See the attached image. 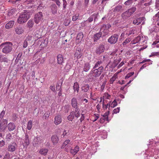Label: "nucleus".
Returning a JSON list of instances; mask_svg holds the SVG:
<instances>
[{
    "label": "nucleus",
    "instance_id": "17",
    "mask_svg": "<svg viewBox=\"0 0 159 159\" xmlns=\"http://www.w3.org/2000/svg\"><path fill=\"white\" fill-rule=\"evenodd\" d=\"M51 140L54 145L56 144L59 141V138L57 136L56 134L52 135L51 137Z\"/></svg>",
    "mask_w": 159,
    "mask_h": 159
},
{
    "label": "nucleus",
    "instance_id": "45",
    "mask_svg": "<svg viewBox=\"0 0 159 159\" xmlns=\"http://www.w3.org/2000/svg\"><path fill=\"white\" fill-rule=\"evenodd\" d=\"M15 11L16 9H12L10 10L8 12L7 15L8 16H11L15 12Z\"/></svg>",
    "mask_w": 159,
    "mask_h": 159
},
{
    "label": "nucleus",
    "instance_id": "53",
    "mask_svg": "<svg viewBox=\"0 0 159 159\" xmlns=\"http://www.w3.org/2000/svg\"><path fill=\"white\" fill-rule=\"evenodd\" d=\"M90 66L89 63H86L85 64L84 70H89Z\"/></svg>",
    "mask_w": 159,
    "mask_h": 159
},
{
    "label": "nucleus",
    "instance_id": "41",
    "mask_svg": "<svg viewBox=\"0 0 159 159\" xmlns=\"http://www.w3.org/2000/svg\"><path fill=\"white\" fill-rule=\"evenodd\" d=\"M32 120H30L28 122L27 128L28 130H30L32 127Z\"/></svg>",
    "mask_w": 159,
    "mask_h": 159
},
{
    "label": "nucleus",
    "instance_id": "23",
    "mask_svg": "<svg viewBox=\"0 0 159 159\" xmlns=\"http://www.w3.org/2000/svg\"><path fill=\"white\" fill-rule=\"evenodd\" d=\"M143 17L137 18L133 20V23L135 25H138L140 24L143 20Z\"/></svg>",
    "mask_w": 159,
    "mask_h": 159
},
{
    "label": "nucleus",
    "instance_id": "13",
    "mask_svg": "<svg viewBox=\"0 0 159 159\" xmlns=\"http://www.w3.org/2000/svg\"><path fill=\"white\" fill-rule=\"evenodd\" d=\"M102 31H101L99 32L98 33L94 35L93 37V41L95 42H97L98 40H99L100 38L102 37Z\"/></svg>",
    "mask_w": 159,
    "mask_h": 159
},
{
    "label": "nucleus",
    "instance_id": "44",
    "mask_svg": "<svg viewBox=\"0 0 159 159\" xmlns=\"http://www.w3.org/2000/svg\"><path fill=\"white\" fill-rule=\"evenodd\" d=\"M159 57V52H154L151 53V54L149 56V57H154L155 56Z\"/></svg>",
    "mask_w": 159,
    "mask_h": 159
},
{
    "label": "nucleus",
    "instance_id": "24",
    "mask_svg": "<svg viewBox=\"0 0 159 159\" xmlns=\"http://www.w3.org/2000/svg\"><path fill=\"white\" fill-rule=\"evenodd\" d=\"M143 36L141 37V36H137L136 38H135L134 40H132L131 41V43L133 44H135L136 43H138L139 41H140L141 40H143Z\"/></svg>",
    "mask_w": 159,
    "mask_h": 159
},
{
    "label": "nucleus",
    "instance_id": "7",
    "mask_svg": "<svg viewBox=\"0 0 159 159\" xmlns=\"http://www.w3.org/2000/svg\"><path fill=\"white\" fill-rule=\"evenodd\" d=\"M7 120H3L0 123V130L1 132H4L7 127Z\"/></svg>",
    "mask_w": 159,
    "mask_h": 159
},
{
    "label": "nucleus",
    "instance_id": "5",
    "mask_svg": "<svg viewBox=\"0 0 159 159\" xmlns=\"http://www.w3.org/2000/svg\"><path fill=\"white\" fill-rule=\"evenodd\" d=\"M118 35L116 34H115L111 35L108 39V43L111 44H114L118 41Z\"/></svg>",
    "mask_w": 159,
    "mask_h": 159
},
{
    "label": "nucleus",
    "instance_id": "15",
    "mask_svg": "<svg viewBox=\"0 0 159 159\" xmlns=\"http://www.w3.org/2000/svg\"><path fill=\"white\" fill-rule=\"evenodd\" d=\"M54 120V123L56 125L60 124L62 121L61 117L60 115L55 116Z\"/></svg>",
    "mask_w": 159,
    "mask_h": 159
},
{
    "label": "nucleus",
    "instance_id": "39",
    "mask_svg": "<svg viewBox=\"0 0 159 159\" xmlns=\"http://www.w3.org/2000/svg\"><path fill=\"white\" fill-rule=\"evenodd\" d=\"M73 113H72V111H71L70 115L68 116L67 119L69 121H72L74 118L75 117Z\"/></svg>",
    "mask_w": 159,
    "mask_h": 159
},
{
    "label": "nucleus",
    "instance_id": "58",
    "mask_svg": "<svg viewBox=\"0 0 159 159\" xmlns=\"http://www.w3.org/2000/svg\"><path fill=\"white\" fill-rule=\"evenodd\" d=\"M62 83H61V84L60 85V84H57V85H56V90L57 91L60 90L61 89H61V85L62 84Z\"/></svg>",
    "mask_w": 159,
    "mask_h": 159
},
{
    "label": "nucleus",
    "instance_id": "30",
    "mask_svg": "<svg viewBox=\"0 0 159 159\" xmlns=\"http://www.w3.org/2000/svg\"><path fill=\"white\" fill-rule=\"evenodd\" d=\"M99 70H97L96 72H95L96 70H93V71L92 70L90 72V74H94L93 75L95 77L98 76L100 75L101 72V71H100Z\"/></svg>",
    "mask_w": 159,
    "mask_h": 159
},
{
    "label": "nucleus",
    "instance_id": "25",
    "mask_svg": "<svg viewBox=\"0 0 159 159\" xmlns=\"http://www.w3.org/2000/svg\"><path fill=\"white\" fill-rule=\"evenodd\" d=\"M23 67L22 65L20 64H19L17 63V61L15 62V63L14 64L13 66V69L16 70H21V68H22Z\"/></svg>",
    "mask_w": 159,
    "mask_h": 159
},
{
    "label": "nucleus",
    "instance_id": "8",
    "mask_svg": "<svg viewBox=\"0 0 159 159\" xmlns=\"http://www.w3.org/2000/svg\"><path fill=\"white\" fill-rule=\"evenodd\" d=\"M105 49L104 45L102 44H101L96 48V53L100 55L104 52Z\"/></svg>",
    "mask_w": 159,
    "mask_h": 159
},
{
    "label": "nucleus",
    "instance_id": "33",
    "mask_svg": "<svg viewBox=\"0 0 159 159\" xmlns=\"http://www.w3.org/2000/svg\"><path fill=\"white\" fill-rule=\"evenodd\" d=\"M70 140L69 139H67L62 144L61 146V148H64L66 146L69 145L70 146L71 145V144H70L69 143L70 142Z\"/></svg>",
    "mask_w": 159,
    "mask_h": 159
},
{
    "label": "nucleus",
    "instance_id": "47",
    "mask_svg": "<svg viewBox=\"0 0 159 159\" xmlns=\"http://www.w3.org/2000/svg\"><path fill=\"white\" fill-rule=\"evenodd\" d=\"M133 0H128L124 3V4L126 6H129L131 5L133 2Z\"/></svg>",
    "mask_w": 159,
    "mask_h": 159
},
{
    "label": "nucleus",
    "instance_id": "63",
    "mask_svg": "<svg viewBox=\"0 0 159 159\" xmlns=\"http://www.w3.org/2000/svg\"><path fill=\"white\" fill-rule=\"evenodd\" d=\"M81 116L80 118L79 119V120H80V122H82L84 119V114H81Z\"/></svg>",
    "mask_w": 159,
    "mask_h": 159
},
{
    "label": "nucleus",
    "instance_id": "26",
    "mask_svg": "<svg viewBox=\"0 0 159 159\" xmlns=\"http://www.w3.org/2000/svg\"><path fill=\"white\" fill-rule=\"evenodd\" d=\"M52 12L53 14L57 13V7L55 4L52 5L51 6Z\"/></svg>",
    "mask_w": 159,
    "mask_h": 159
},
{
    "label": "nucleus",
    "instance_id": "52",
    "mask_svg": "<svg viewBox=\"0 0 159 159\" xmlns=\"http://www.w3.org/2000/svg\"><path fill=\"white\" fill-rule=\"evenodd\" d=\"M117 105V103L116 100L115 99L111 102V107L114 108Z\"/></svg>",
    "mask_w": 159,
    "mask_h": 159
},
{
    "label": "nucleus",
    "instance_id": "61",
    "mask_svg": "<svg viewBox=\"0 0 159 159\" xmlns=\"http://www.w3.org/2000/svg\"><path fill=\"white\" fill-rule=\"evenodd\" d=\"M34 2V0H26L25 3V4H28L30 3H32Z\"/></svg>",
    "mask_w": 159,
    "mask_h": 159
},
{
    "label": "nucleus",
    "instance_id": "57",
    "mask_svg": "<svg viewBox=\"0 0 159 159\" xmlns=\"http://www.w3.org/2000/svg\"><path fill=\"white\" fill-rule=\"evenodd\" d=\"M22 55V54L21 52H19L17 57L16 61H18V60L20 59V58Z\"/></svg>",
    "mask_w": 159,
    "mask_h": 159
},
{
    "label": "nucleus",
    "instance_id": "28",
    "mask_svg": "<svg viewBox=\"0 0 159 159\" xmlns=\"http://www.w3.org/2000/svg\"><path fill=\"white\" fill-rule=\"evenodd\" d=\"M14 24V21H10L6 24L5 27L7 29H10L13 27Z\"/></svg>",
    "mask_w": 159,
    "mask_h": 159
},
{
    "label": "nucleus",
    "instance_id": "6",
    "mask_svg": "<svg viewBox=\"0 0 159 159\" xmlns=\"http://www.w3.org/2000/svg\"><path fill=\"white\" fill-rule=\"evenodd\" d=\"M68 146H69V149H68L66 147L64 149L65 151L68 152L69 151L70 152L74 155H75L79 151L80 148L78 145H76L74 149L71 148L70 146L69 145H68L67 147H68Z\"/></svg>",
    "mask_w": 159,
    "mask_h": 159
},
{
    "label": "nucleus",
    "instance_id": "60",
    "mask_svg": "<svg viewBox=\"0 0 159 159\" xmlns=\"http://www.w3.org/2000/svg\"><path fill=\"white\" fill-rule=\"evenodd\" d=\"M18 117V116L17 114L16 113L13 114L12 115L13 120V121H16Z\"/></svg>",
    "mask_w": 159,
    "mask_h": 159
},
{
    "label": "nucleus",
    "instance_id": "2",
    "mask_svg": "<svg viewBox=\"0 0 159 159\" xmlns=\"http://www.w3.org/2000/svg\"><path fill=\"white\" fill-rule=\"evenodd\" d=\"M29 14L26 12L20 14L18 17L17 21L19 23H23L26 22L29 18Z\"/></svg>",
    "mask_w": 159,
    "mask_h": 159
},
{
    "label": "nucleus",
    "instance_id": "36",
    "mask_svg": "<svg viewBox=\"0 0 159 159\" xmlns=\"http://www.w3.org/2000/svg\"><path fill=\"white\" fill-rule=\"evenodd\" d=\"M89 86L88 84H85L82 87V90L84 92H87L89 89Z\"/></svg>",
    "mask_w": 159,
    "mask_h": 159
},
{
    "label": "nucleus",
    "instance_id": "20",
    "mask_svg": "<svg viewBox=\"0 0 159 159\" xmlns=\"http://www.w3.org/2000/svg\"><path fill=\"white\" fill-rule=\"evenodd\" d=\"M113 12L114 13L120 12L123 10V7L121 5H118L116 6L113 9Z\"/></svg>",
    "mask_w": 159,
    "mask_h": 159
},
{
    "label": "nucleus",
    "instance_id": "32",
    "mask_svg": "<svg viewBox=\"0 0 159 159\" xmlns=\"http://www.w3.org/2000/svg\"><path fill=\"white\" fill-rule=\"evenodd\" d=\"M80 49L76 50L75 54V57H76L77 59L80 58L82 56V55L80 52Z\"/></svg>",
    "mask_w": 159,
    "mask_h": 159
},
{
    "label": "nucleus",
    "instance_id": "64",
    "mask_svg": "<svg viewBox=\"0 0 159 159\" xmlns=\"http://www.w3.org/2000/svg\"><path fill=\"white\" fill-rule=\"evenodd\" d=\"M9 61V60L8 59L5 57H4L2 60V62H6L7 63H8V61Z\"/></svg>",
    "mask_w": 159,
    "mask_h": 159
},
{
    "label": "nucleus",
    "instance_id": "29",
    "mask_svg": "<svg viewBox=\"0 0 159 159\" xmlns=\"http://www.w3.org/2000/svg\"><path fill=\"white\" fill-rule=\"evenodd\" d=\"M48 151V150L47 149L43 148L40 149L39 152L41 155L45 156L47 154Z\"/></svg>",
    "mask_w": 159,
    "mask_h": 159
},
{
    "label": "nucleus",
    "instance_id": "3",
    "mask_svg": "<svg viewBox=\"0 0 159 159\" xmlns=\"http://www.w3.org/2000/svg\"><path fill=\"white\" fill-rule=\"evenodd\" d=\"M43 141V137L41 136H37L34 137L32 142L33 145L34 147H38Z\"/></svg>",
    "mask_w": 159,
    "mask_h": 159
},
{
    "label": "nucleus",
    "instance_id": "62",
    "mask_svg": "<svg viewBox=\"0 0 159 159\" xmlns=\"http://www.w3.org/2000/svg\"><path fill=\"white\" fill-rule=\"evenodd\" d=\"M93 16H91L88 19V20H86V21L88 22H91L93 21Z\"/></svg>",
    "mask_w": 159,
    "mask_h": 159
},
{
    "label": "nucleus",
    "instance_id": "43",
    "mask_svg": "<svg viewBox=\"0 0 159 159\" xmlns=\"http://www.w3.org/2000/svg\"><path fill=\"white\" fill-rule=\"evenodd\" d=\"M131 39L130 38H127L125 39L123 43L122 44L123 46H125L127 43H129Z\"/></svg>",
    "mask_w": 159,
    "mask_h": 159
},
{
    "label": "nucleus",
    "instance_id": "12",
    "mask_svg": "<svg viewBox=\"0 0 159 159\" xmlns=\"http://www.w3.org/2000/svg\"><path fill=\"white\" fill-rule=\"evenodd\" d=\"M23 141H24V143H23V145L24 147H27L30 144L29 137L27 134H25V137Z\"/></svg>",
    "mask_w": 159,
    "mask_h": 159
},
{
    "label": "nucleus",
    "instance_id": "37",
    "mask_svg": "<svg viewBox=\"0 0 159 159\" xmlns=\"http://www.w3.org/2000/svg\"><path fill=\"white\" fill-rule=\"evenodd\" d=\"M154 21L158 22L159 21V11L152 17Z\"/></svg>",
    "mask_w": 159,
    "mask_h": 159
},
{
    "label": "nucleus",
    "instance_id": "21",
    "mask_svg": "<svg viewBox=\"0 0 159 159\" xmlns=\"http://www.w3.org/2000/svg\"><path fill=\"white\" fill-rule=\"evenodd\" d=\"M57 59L58 64L62 65V63L64 62V59L61 54H58L57 56Z\"/></svg>",
    "mask_w": 159,
    "mask_h": 159
},
{
    "label": "nucleus",
    "instance_id": "18",
    "mask_svg": "<svg viewBox=\"0 0 159 159\" xmlns=\"http://www.w3.org/2000/svg\"><path fill=\"white\" fill-rule=\"evenodd\" d=\"M72 113H73L74 117H75L77 119L80 116L81 114L80 112V110L79 108L75 109L74 111H73Z\"/></svg>",
    "mask_w": 159,
    "mask_h": 159
},
{
    "label": "nucleus",
    "instance_id": "4",
    "mask_svg": "<svg viewBox=\"0 0 159 159\" xmlns=\"http://www.w3.org/2000/svg\"><path fill=\"white\" fill-rule=\"evenodd\" d=\"M43 20V13L41 12H39L35 15L34 21L36 24H38L42 22Z\"/></svg>",
    "mask_w": 159,
    "mask_h": 159
},
{
    "label": "nucleus",
    "instance_id": "11",
    "mask_svg": "<svg viewBox=\"0 0 159 159\" xmlns=\"http://www.w3.org/2000/svg\"><path fill=\"white\" fill-rule=\"evenodd\" d=\"M111 27V25L109 24L103 25L101 27L100 29L101 31H102L104 33L106 34L104 35H105L108 33L109 29Z\"/></svg>",
    "mask_w": 159,
    "mask_h": 159
},
{
    "label": "nucleus",
    "instance_id": "49",
    "mask_svg": "<svg viewBox=\"0 0 159 159\" xmlns=\"http://www.w3.org/2000/svg\"><path fill=\"white\" fill-rule=\"evenodd\" d=\"M10 154L9 152H7L3 159H10Z\"/></svg>",
    "mask_w": 159,
    "mask_h": 159
},
{
    "label": "nucleus",
    "instance_id": "46",
    "mask_svg": "<svg viewBox=\"0 0 159 159\" xmlns=\"http://www.w3.org/2000/svg\"><path fill=\"white\" fill-rule=\"evenodd\" d=\"M156 29V26L154 25H151V26L149 27V29L150 32L151 33L153 32Z\"/></svg>",
    "mask_w": 159,
    "mask_h": 159
},
{
    "label": "nucleus",
    "instance_id": "14",
    "mask_svg": "<svg viewBox=\"0 0 159 159\" xmlns=\"http://www.w3.org/2000/svg\"><path fill=\"white\" fill-rule=\"evenodd\" d=\"M83 37V34L82 32H79L75 40L76 43L77 44L80 43Z\"/></svg>",
    "mask_w": 159,
    "mask_h": 159
},
{
    "label": "nucleus",
    "instance_id": "54",
    "mask_svg": "<svg viewBox=\"0 0 159 159\" xmlns=\"http://www.w3.org/2000/svg\"><path fill=\"white\" fill-rule=\"evenodd\" d=\"M5 113V111L3 110L0 114V122H1V120L3 118Z\"/></svg>",
    "mask_w": 159,
    "mask_h": 159
},
{
    "label": "nucleus",
    "instance_id": "59",
    "mask_svg": "<svg viewBox=\"0 0 159 159\" xmlns=\"http://www.w3.org/2000/svg\"><path fill=\"white\" fill-rule=\"evenodd\" d=\"M64 109L66 113H67L69 111V105H66L64 106Z\"/></svg>",
    "mask_w": 159,
    "mask_h": 159
},
{
    "label": "nucleus",
    "instance_id": "40",
    "mask_svg": "<svg viewBox=\"0 0 159 159\" xmlns=\"http://www.w3.org/2000/svg\"><path fill=\"white\" fill-rule=\"evenodd\" d=\"M136 7H134L128 9L127 11L131 15L136 11Z\"/></svg>",
    "mask_w": 159,
    "mask_h": 159
},
{
    "label": "nucleus",
    "instance_id": "38",
    "mask_svg": "<svg viewBox=\"0 0 159 159\" xmlns=\"http://www.w3.org/2000/svg\"><path fill=\"white\" fill-rule=\"evenodd\" d=\"M109 111L108 110L107 112H106L104 115H102L103 117L105 118L106 120L108 122H109V120L108 119V116L109 114Z\"/></svg>",
    "mask_w": 159,
    "mask_h": 159
},
{
    "label": "nucleus",
    "instance_id": "34",
    "mask_svg": "<svg viewBox=\"0 0 159 159\" xmlns=\"http://www.w3.org/2000/svg\"><path fill=\"white\" fill-rule=\"evenodd\" d=\"M73 88L75 92L76 91L77 93L78 92L79 87V84L77 82H76L74 83Z\"/></svg>",
    "mask_w": 159,
    "mask_h": 159
},
{
    "label": "nucleus",
    "instance_id": "35",
    "mask_svg": "<svg viewBox=\"0 0 159 159\" xmlns=\"http://www.w3.org/2000/svg\"><path fill=\"white\" fill-rule=\"evenodd\" d=\"M34 24L32 20H30L27 22V25L29 28H31L33 27Z\"/></svg>",
    "mask_w": 159,
    "mask_h": 159
},
{
    "label": "nucleus",
    "instance_id": "1",
    "mask_svg": "<svg viewBox=\"0 0 159 159\" xmlns=\"http://www.w3.org/2000/svg\"><path fill=\"white\" fill-rule=\"evenodd\" d=\"M12 44L10 42L5 43H2L0 46H4L2 49V52L5 54H7L10 52L12 50Z\"/></svg>",
    "mask_w": 159,
    "mask_h": 159
},
{
    "label": "nucleus",
    "instance_id": "50",
    "mask_svg": "<svg viewBox=\"0 0 159 159\" xmlns=\"http://www.w3.org/2000/svg\"><path fill=\"white\" fill-rule=\"evenodd\" d=\"M70 23V20L68 19H65L64 22L65 25L66 26H68Z\"/></svg>",
    "mask_w": 159,
    "mask_h": 159
},
{
    "label": "nucleus",
    "instance_id": "56",
    "mask_svg": "<svg viewBox=\"0 0 159 159\" xmlns=\"http://www.w3.org/2000/svg\"><path fill=\"white\" fill-rule=\"evenodd\" d=\"M134 74V72H131L125 76V79H128L133 75Z\"/></svg>",
    "mask_w": 159,
    "mask_h": 159
},
{
    "label": "nucleus",
    "instance_id": "51",
    "mask_svg": "<svg viewBox=\"0 0 159 159\" xmlns=\"http://www.w3.org/2000/svg\"><path fill=\"white\" fill-rule=\"evenodd\" d=\"M102 63V61H98L95 64L94 66L93 67V69L95 68H96L97 67H98L100 66V64H101Z\"/></svg>",
    "mask_w": 159,
    "mask_h": 159
},
{
    "label": "nucleus",
    "instance_id": "10",
    "mask_svg": "<svg viewBox=\"0 0 159 159\" xmlns=\"http://www.w3.org/2000/svg\"><path fill=\"white\" fill-rule=\"evenodd\" d=\"M78 103L77 98L73 97L71 100V105L72 107L75 109L78 108Z\"/></svg>",
    "mask_w": 159,
    "mask_h": 159
},
{
    "label": "nucleus",
    "instance_id": "9",
    "mask_svg": "<svg viewBox=\"0 0 159 159\" xmlns=\"http://www.w3.org/2000/svg\"><path fill=\"white\" fill-rule=\"evenodd\" d=\"M17 147V144L15 142H13L9 144L8 147V151L11 152L15 151Z\"/></svg>",
    "mask_w": 159,
    "mask_h": 159
},
{
    "label": "nucleus",
    "instance_id": "48",
    "mask_svg": "<svg viewBox=\"0 0 159 159\" xmlns=\"http://www.w3.org/2000/svg\"><path fill=\"white\" fill-rule=\"evenodd\" d=\"M79 14H75L73 16L72 18V20L73 21H75L78 18Z\"/></svg>",
    "mask_w": 159,
    "mask_h": 159
},
{
    "label": "nucleus",
    "instance_id": "22",
    "mask_svg": "<svg viewBox=\"0 0 159 159\" xmlns=\"http://www.w3.org/2000/svg\"><path fill=\"white\" fill-rule=\"evenodd\" d=\"M7 127L8 130L11 131L15 130L16 126L13 123L11 122L7 125Z\"/></svg>",
    "mask_w": 159,
    "mask_h": 159
},
{
    "label": "nucleus",
    "instance_id": "27",
    "mask_svg": "<svg viewBox=\"0 0 159 159\" xmlns=\"http://www.w3.org/2000/svg\"><path fill=\"white\" fill-rule=\"evenodd\" d=\"M24 30L21 27H18L15 29V31L17 34H21L24 32Z\"/></svg>",
    "mask_w": 159,
    "mask_h": 159
},
{
    "label": "nucleus",
    "instance_id": "16",
    "mask_svg": "<svg viewBox=\"0 0 159 159\" xmlns=\"http://www.w3.org/2000/svg\"><path fill=\"white\" fill-rule=\"evenodd\" d=\"M151 61L149 59H144L140 63H143L144 64L140 68V70H142L143 69L145 68L147 66H148L149 65V64L147 63V62H148L150 61Z\"/></svg>",
    "mask_w": 159,
    "mask_h": 159
},
{
    "label": "nucleus",
    "instance_id": "55",
    "mask_svg": "<svg viewBox=\"0 0 159 159\" xmlns=\"http://www.w3.org/2000/svg\"><path fill=\"white\" fill-rule=\"evenodd\" d=\"M120 107H118L114 109L113 111V114H116L119 112Z\"/></svg>",
    "mask_w": 159,
    "mask_h": 159
},
{
    "label": "nucleus",
    "instance_id": "31",
    "mask_svg": "<svg viewBox=\"0 0 159 159\" xmlns=\"http://www.w3.org/2000/svg\"><path fill=\"white\" fill-rule=\"evenodd\" d=\"M136 33V31L135 30L132 29L126 31L125 34L127 36H129L131 35L134 34Z\"/></svg>",
    "mask_w": 159,
    "mask_h": 159
},
{
    "label": "nucleus",
    "instance_id": "19",
    "mask_svg": "<svg viewBox=\"0 0 159 159\" xmlns=\"http://www.w3.org/2000/svg\"><path fill=\"white\" fill-rule=\"evenodd\" d=\"M131 16L130 14L127 10L122 13L121 15L122 18L123 20L127 19Z\"/></svg>",
    "mask_w": 159,
    "mask_h": 159
},
{
    "label": "nucleus",
    "instance_id": "42",
    "mask_svg": "<svg viewBox=\"0 0 159 159\" xmlns=\"http://www.w3.org/2000/svg\"><path fill=\"white\" fill-rule=\"evenodd\" d=\"M8 2L10 3L18 4L20 2V0H9Z\"/></svg>",
    "mask_w": 159,
    "mask_h": 159
}]
</instances>
